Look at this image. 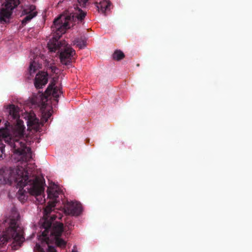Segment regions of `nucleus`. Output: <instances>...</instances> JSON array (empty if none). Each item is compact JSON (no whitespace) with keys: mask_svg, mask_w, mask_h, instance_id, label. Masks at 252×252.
Masks as SVG:
<instances>
[{"mask_svg":"<svg viewBox=\"0 0 252 252\" xmlns=\"http://www.w3.org/2000/svg\"><path fill=\"white\" fill-rule=\"evenodd\" d=\"M16 184L19 188L17 192L18 200L24 203L27 199V194L34 196L38 201L37 205H43L42 194L44 193L45 180L34 175H30L27 169L23 167H18L14 170L11 168L3 167L0 169V184Z\"/></svg>","mask_w":252,"mask_h":252,"instance_id":"nucleus-1","label":"nucleus"},{"mask_svg":"<svg viewBox=\"0 0 252 252\" xmlns=\"http://www.w3.org/2000/svg\"><path fill=\"white\" fill-rule=\"evenodd\" d=\"M6 112L9 121L16 120L17 123L12 125L6 121L4 127L0 128V141L9 145L13 152L21 156L23 161L27 162L32 158L31 149L26 145L25 126L20 120L19 108L14 104L7 106Z\"/></svg>","mask_w":252,"mask_h":252,"instance_id":"nucleus-2","label":"nucleus"},{"mask_svg":"<svg viewBox=\"0 0 252 252\" xmlns=\"http://www.w3.org/2000/svg\"><path fill=\"white\" fill-rule=\"evenodd\" d=\"M79 13H70L66 16L59 17L54 21V26L52 27L55 33L52 39L50 40L47 46L50 52L60 53V59L61 63L65 65H70L72 58L75 54V51L68 46L65 40L59 41L62 34L65 30L71 28L74 25L73 22L76 20L81 22L86 15V13L79 8Z\"/></svg>","mask_w":252,"mask_h":252,"instance_id":"nucleus-3","label":"nucleus"},{"mask_svg":"<svg viewBox=\"0 0 252 252\" xmlns=\"http://www.w3.org/2000/svg\"><path fill=\"white\" fill-rule=\"evenodd\" d=\"M20 218V215L16 209L14 207L11 210V214L9 218L0 221V232L9 225L7 229L0 237V246L3 247L9 241H12L13 247L18 246L20 247L25 241L23 235V230L17 224V220Z\"/></svg>","mask_w":252,"mask_h":252,"instance_id":"nucleus-4","label":"nucleus"},{"mask_svg":"<svg viewBox=\"0 0 252 252\" xmlns=\"http://www.w3.org/2000/svg\"><path fill=\"white\" fill-rule=\"evenodd\" d=\"M56 206H45L43 209V218L40 220V228L45 230V228L43 227V224L44 221H47L51 223L50 227L48 229V231L46 232L47 237L49 238V245L51 243V240L49 237V233L50 232V235L54 237V240L57 246L60 248L65 247L66 242L63 239L60 238L63 232V225L62 222L56 221L53 223L52 221L56 220V218H61L60 214H55L56 212L55 207Z\"/></svg>","mask_w":252,"mask_h":252,"instance_id":"nucleus-5","label":"nucleus"},{"mask_svg":"<svg viewBox=\"0 0 252 252\" xmlns=\"http://www.w3.org/2000/svg\"><path fill=\"white\" fill-rule=\"evenodd\" d=\"M20 3L19 0H7L5 6L0 10V20L5 21V19H9L12 13V10Z\"/></svg>","mask_w":252,"mask_h":252,"instance_id":"nucleus-6","label":"nucleus"},{"mask_svg":"<svg viewBox=\"0 0 252 252\" xmlns=\"http://www.w3.org/2000/svg\"><path fill=\"white\" fill-rule=\"evenodd\" d=\"M51 223L47 221H44L43 224V227L45 228V230L41 233V234L39 236V239L43 242H45L48 245V251L47 252H57L54 246L49 245V239L47 237V234L46 233L48 231V229L50 227Z\"/></svg>","mask_w":252,"mask_h":252,"instance_id":"nucleus-7","label":"nucleus"},{"mask_svg":"<svg viewBox=\"0 0 252 252\" xmlns=\"http://www.w3.org/2000/svg\"><path fill=\"white\" fill-rule=\"evenodd\" d=\"M48 74L45 72H39L35 77L34 84L37 89H41L48 82Z\"/></svg>","mask_w":252,"mask_h":252,"instance_id":"nucleus-8","label":"nucleus"},{"mask_svg":"<svg viewBox=\"0 0 252 252\" xmlns=\"http://www.w3.org/2000/svg\"><path fill=\"white\" fill-rule=\"evenodd\" d=\"M55 85L54 82L51 83L46 90L45 93L48 96L52 95L55 100L58 102V97L63 92L57 87H55Z\"/></svg>","mask_w":252,"mask_h":252,"instance_id":"nucleus-9","label":"nucleus"},{"mask_svg":"<svg viewBox=\"0 0 252 252\" xmlns=\"http://www.w3.org/2000/svg\"><path fill=\"white\" fill-rule=\"evenodd\" d=\"M27 125L29 128H32L36 131L39 130L40 124L39 120L34 114H30L28 115Z\"/></svg>","mask_w":252,"mask_h":252,"instance_id":"nucleus-10","label":"nucleus"},{"mask_svg":"<svg viewBox=\"0 0 252 252\" xmlns=\"http://www.w3.org/2000/svg\"><path fill=\"white\" fill-rule=\"evenodd\" d=\"M48 198L52 200L49 201L47 205H55L58 203V198L60 191L55 189H47Z\"/></svg>","mask_w":252,"mask_h":252,"instance_id":"nucleus-11","label":"nucleus"},{"mask_svg":"<svg viewBox=\"0 0 252 252\" xmlns=\"http://www.w3.org/2000/svg\"><path fill=\"white\" fill-rule=\"evenodd\" d=\"M82 206H66L65 211L66 213L72 216H77L82 212Z\"/></svg>","mask_w":252,"mask_h":252,"instance_id":"nucleus-12","label":"nucleus"},{"mask_svg":"<svg viewBox=\"0 0 252 252\" xmlns=\"http://www.w3.org/2000/svg\"><path fill=\"white\" fill-rule=\"evenodd\" d=\"M46 100L44 101L43 100L42 103V106H41V109L42 111V120L43 122L46 123L47 122L48 119L51 117L52 116V112H51V109H50L48 110L47 111H45V108L46 107L47 103H46V101H47V97H46L45 98Z\"/></svg>","mask_w":252,"mask_h":252,"instance_id":"nucleus-13","label":"nucleus"},{"mask_svg":"<svg viewBox=\"0 0 252 252\" xmlns=\"http://www.w3.org/2000/svg\"><path fill=\"white\" fill-rule=\"evenodd\" d=\"M111 5V3L107 0H103L100 1L99 3L97 4V7L98 10H100L102 13L109 9Z\"/></svg>","mask_w":252,"mask_h":252,"instance_id":"nucleus-14","label":"nucleus"},{"mask_svg":"<svg viewBox=\"0 0 252 252\" xmlns=\"http://www.w3.org/2000/svg\"><path fill=\"white\" fill-rule=\"evenodd\" d=\"M74 44L76 45L80 49H82L86 46V38L84 36L76 38L73 41Z\"/></svg>","mask_w":252,"mask_h":252,"instance_id":"nucleus-15","label":"nucleus"},{"mask_svg":"<svg viewBox=\"0 0 252 252\" xmlns=\"http://www.w3.org/2000/svg\"><path fill=\"white\" fill-rule=\"evenodd\" d=\"M36 13L35 11V6L33 5H31L26 7L22 11V15H29L30 14Z\"/></svg>","mask_w":252,"mask_h":252,"instance_id":"nucleus-16","label":"nucleus"},{"mask_svg":"<svg viewBox=\"0 0 252 252\" xmlns=\"http://www.w3.org/2000/svg\"><path fill=\"white\" fill-rule=\"evenodd\" d=\"M125 57V54L121 50H116L114 52L113 55V59L117 61H120L124 59Z\"/></svg>","mask_w":252,"mask_h":252,"instance_id":"nucleus-17","label":"nucleus"},{"mask_svg":"<svg viewBox=\"0 0 252 252\" xmlns=\"http://www.w3.org/2000/svg\"><path fill=\"white\" fill-rule=\"evenodd\" d=\"M38 67L39 64L35 61L31 62L29 67L30 74L34 73Z\"/></svg>","mask_w":252,"mask_h":252,"instance_id":"nucleus-18","label":"nucleus"},{"mask_svg":"<svg viewBox=\"0 0 252 252\" xmlns=\"http://www.w3.org/2000/svg\"><path fill=\"white\" fill-rule=\"evenodd\" d=\"M26 16L22 21L23 25H25L27 23L29 22L33 17L36 16V13L30 14L29 15H25Z\"/></svg>","mask_w":252,"mask_h":252,"instance_id":"nucleus-19","label":"nucleus"},{"mask_svg":"<svg viewBox=\"0 0 252 252\" xmlns=\"http://www.w3.org/2000/svg\"><path fill=\"white\" fill-rule=\"evenodd\" d=\"M4 145L1 143L0 144V160L3 159V154L4 151Z\"/></svg>","mask_w":252,"mask_h":252,"instance_id":"nucleus-20","label":"nucleus"},{"mask_svg":"<svg viewBox=\"0 0 252 252\" xmlns=\"http://www.w3.org/2000/svg\"><path fill=\"white\" fill-rule=\"evenodd\" d=\"M66 205H82L79 201L77 200H70V201H67V203Z\"/></svg>","mask_w":252,"mask_h":252,"instance_id":"nucleus-21","label":"nucleus"},{"mask_svg":"<svg viewBox=\"0 0 252 252\" xmlns=\"http://www.w3.org/2000/svg\"><path fill=\"white\" fill-rule=\"evenodd\" d=\"M77 1L81 6L85 7L88 0H77Z\"/></svg>","mask_w":252,"mask_h":252,"instance_id":"nucleus-22","label":"nucleus"},{"mask_svg":"<svg viewBox=\"0 0 252 252\" xmlns=\"http://www.w3.org/2000/svg\"><path fill=\"white\" fill-rule=\"evenodd\" d=\"M72 252H78L76 250H73Z\"/></svg>","mask_w":252,"mask_h":252,"instance_id":"nucleus-23","label":"nucleus"},{"mask_svg":"<svg viewBox=\"0 0 252 252\" xmlns=\"http://www.w3.org/2000/svg\"><path fill=\"white\" fill-rule=\"evenodd\" d=\"M36 247H40V246L39 245H38V244H36Z\"/></svg>","mask_w":252,"mask_h":252,"instance_id":"nucleus-24","label":"nucleus"},{"mask_svg":"<svg viewBox=\"0 0 252 252\" xmlns=\"http://www.w3.org/2000/svg\"><path fill=\"white\" fill-rule=\"evenodd\" d=\"M70 225L71 226L72 225H71V224H69L68 225V227H69V225Z\"/></svg>","mask_w":252,"mask_h":252,"instance_id":"nucleus-25","label":"nucleus"},{"mask_svg":"<svg viewBox=\"0 0 252 252\" xmlns=\"http://www.w3.org/2000/svg\"><path fill=\"white\" fill-rule=\"evenodd\" d=\"M41 96H43L44 95V94L43 93L41 94Z\"/></svg>","mask_w":252,"mask_h":252,"instance_id":"nucleus-26","label":"nucleus"},{"mask_svg":"<svg viewBox=\"0 0 252 252\" xmlns=\"http://www.w3.org/2000/svg\"><path fill=\"white\" fill-rule=\"evenodd\" d=\"M1 120L0 119V123L1 122Z\"/></svg>","mask_w":252,"mask_h":252,"instance_id":"nucleus-27","label":"nucleus"}]
</instances>
